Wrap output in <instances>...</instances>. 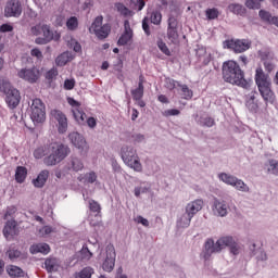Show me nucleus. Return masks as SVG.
<instances>
[{"label":"nucleus","instance_id":"1","mask_svg":"<svg viewBox=\"0 0 278 278\" xmlns=\"http://www.w3.org/2000/svg\"><path fill=\"white\" fill-rule=\"evenodd\" d=\"M68 153H71V150L64 144L49 143L35 149L33 155L35 160H42V157L48 155L43 159L46 166H55V164H60Z\"/></svg>","mask_w":278,"mask_h":278},{"label":"nucleus","instance_id":"2","mask_svg":"<svg viewBox=\"0 0 278 278\" xmlns=\"http://www.w3.org/2000/svg\"><path fill=\"white\" fill-rule=\"evenodd\" d=\"M222 75L226 84L249 90V81L244 78V71H242L238 62L233 60L225 61L222 66Z\"/></svg>","mask_w":278,"mask_h":278},{"label":"nucleus","instance_id":"3","mask_svg":"<svg viewBox=\"0 0 278 278\" xmlns=\"http://www.w3.org/2000/svg\"><path fill=\"white\" fill-rule=\"evenodd\" d=\"M227 247H229L232 255L240 253V245L233 240V237H222L216 243H214V239H207L204 243V260H208L214 253H220V251L227 249Z\"/></svg>","mask_w":278,"mask_h":278},{"label":"nucleus","instance_id":"4","mask_svg":"<svg viewBox=\"0 0 278 278\" xmlns=\"http://www.w3.org/2000/svg\"><path fill=\"white\" fill-rule=\"evenodd\" d=\"M254 81L257 86L258 92L263 101L268 104L275 103L277 97L275 91H273V83L270 81V75L266 74L262 66L255 70Z\"/></svg>","mask_w":278,"mask_h":278},{"label":"nucleus","instance_id":"5","mask_svg":"<svg viewBox=\"0 0 278 278\" xmlns=\"http://www.w3.org/2000/svg\"><path fill=\"white\" fill-rule=\"evenodd\" d=\"M0 92L7 94L5 101L11 110H14L21 103V92L18 89L12 87L10 80L3 76H0Z\"/></svg>","mask_w":278,"mask_h":278},{"label":"nucleus","instance_id":"6","mask_svg":"<svg viewBox=\"0 0 278 278\" xmlns=\"http://www.w3.org/2000/svg\"><path fill=\"white\" fill-rule=\"evenodd\" d=\"M121 157L128 168H132L135 173H142V163H140V156H138V152L136 149H134V147H122Z\"/></svg>","mask_w":278,"mask_h":278},{"label":"nucleus","instance_id":"7","mask_svg":"<svg viewBox=\"0 0 278 278\" xmlns=\"http://www.w3.org/2000/svg\"><path fill=\"white\" fill-rule=\"evenodd\" d=\"M89 31L94 33L99 40H105L112 31V26L110 24L103 25V16H97L91 24Z\"/></svg>","mask_w":278,"mask_h":278},{"label":"nucleus","instance_id":"8","mask_svg":"<svg viewBox=\"0 0 278 278\" xmlns=\"http://www.w3.org/2000/svg\"><path fill=\"white\" fill-rule=\"evenodd\" d=\"M30 110V118L34 123H45L47 119V112L42 100L38 98L34 99Z\"/></svg>","mask_w":278,"mask_h":278},{"label":"nucleus","instance_id":"9","mask_svg":"<svg viewBox=\"0 0 278 278\" xmlns=\"http://www.w3.org/2000/svg\"><path fill=\"white\" fill-rule=\"evenodd\" d=\"M224 49H230L235 53H244L251 49V41L248 39L225 40Z\"/></svg>","mask_w":278,"mask_h":278},{"label":"nucleus","instance_id":"10","mask_svg":"<svg viewBox=\"0 0 278 278\" xmlns=\"http://www.w3.org/2000/svg\"><path fill=\"white\" fill-rule=\"evenodd\" d=\"M220 181H224V184H227L228 186H232V188H236V190H239L240 192H249L250 188L244 181L238 179L236 176L222 173L218 175Z\"/></svg>","mask_w":278,"mask_h":278},{"label":"nucleus","instance_id":"11","mask_svg":"<svg viewBox=\"0 0 278 278\" xmlns=\"http://www.w3.org/2000/svg\"><path fill=\"white\" fill-rule=\"evenodd\" d=\"M50 114L58 123L59 134H66L68 131V117H66V114L58 109L52 110Z\"/></svg>","mask_w":278,"mask_h":278},{"label":"nucleus","instance_id":"12","mask_svg":"<svg viewBox=\"0 0 278 278\" xmlns=\"http://www.w3.org/2000/svg\"><path fill=\"white\" fill-rule=\"evenodd\" d=\"M167 23V38L172 45H177L179 41V31L177 30L179 27V21H177V17L175 16H169Z\"/></svg>","mask_w":278,"mask_h":278},{"label":"nucleus","instance_id":"13","mask_svg":"<svg viewBox=\"0 0 278 278\" xmlns=\"http://www.w3.org/2000/svg\"><path fill=\"white\" fill-rule=\"evenodd\" d=\"M201 210H203V200L198 199L187 204L186 206L187 217H186L185 227H190V223L192 218H194V214H197L198 212H201Z\"/></svg>","mask_w":278,"mask_h":278},{"label":"nucleus","instance_id":"14","mask_svg":"<svg viewBox=\"0 0 278 278\" xmlns=\"http://www.w3.org/2000/svg\"><path fill=\"white\" fill-rule=\"evenodd\" d=\"M116 265V250L114 245L109 244L106 247V257L102 264L103 270L105 273H112L114 270V266Z\"/></svg>","mask_w":278,"mask_h":278},{"label":"nucleus","instance_id":"15","mask_svg":"<svg viewBox=\"0 0 278 278\" xmlns=\"http://www.w3.org/2000/svg\"><path fill=\"white\" fill-rule=\"evenodd\" d=\"M17 76L20 79H24V81H28V84H36L40 79V70L33 68H22Z\"/></svg>","mask_w":278,"mask_h":278},{"label":"nucleus","instance_id":"16","mask_svg":"<svg viewBox=\"0 0 278 278\" xmlns=\"http://www.w3.org/2000/svg\"><path fill=\"white\" fill-rule=\"evenodd\" d=\"M67 103L72 108L73 116L75 121L78 122V125H86V113L81 111V103L77 102V100H74L73 98H67Z\"/></svg>","mask_w":278,"mask_h":278},{"label":"nucleus","instance_id":"17","mask_svg":"<svg viewBox=\"0 0 278 278\" xmlns=\"http://www.w3.org/2000/svg\"><path fill=\"white\" fill-rule=\"evenodd\" d=\"M21 14H23V7H21V2H18V0H11L7 3V7L4 9L5 16H14L15 18H18Z\"/></svg>","mask_w":278,"mask_h":278},{"label":"nucleus","instance_id":"18","mask_svg":"<svg viewBox=\"0 0 278 278\" xmlns=\"http://www.w3.org/2000/svg\"><path fill=\"white\" fill-rule=\"evenodd\" d=\"M134 38V29H131V25L129 24V20H125L124 22V33L117 40L118 47H125V45L131 42Z\"/></svg>","mask_w":278,"mask_h":278},{"label":"nucleus","instance_id":"19","mask_svg":"<svg viewBox=\"0 0 278 278\" xmlns=\"http://www.w3.org/2000/svg\"><path fill=\"white\" fill-rule=\"evenodd\" d=\"M213 213L215 216H226L228 213L227 203L225 201H220L218 199H214L213 205H212Z\"/></svg>","mask_w":278,"mask_h":278},{"label":"nucleus","instance_id":"20","mask_svg":"<svg viewBox=\"0 0 278 278\" xmlns=\"http://www.w3.org/2000/svg\"><path fill=\"white\" fill-rule=\"evenodd\" d=\"M68 138L72 144L76 147V149H80L81 151H84V149H87L88 146L86 143V139H84V136H81L79 132H71L68 135Z\"/></svg>","mask_w":278,"mask_h":278},{"label":"nucleus","instance_id":"21","mask_svg":"<svg viewBox=\"0 0 278 278\" xmlns=\"http://www.w3.org/2000/svg\"><path fill=\"white\" fill-rule=\"evenodd\" d=\"M134 101H140L144 97V76H139L138 87L130 91Z\"/></svg>","mask_w":278,"mask_h":278},{"label":"nucleus","instance_id":"22","mask_svg":"<svg viewBox=\"0 0 278 278\" xmlns=\"http://www.w3.org/2000/svg\"><path fill=\"white\" fill-rule=\"evenodd\" d=\"M16 222L14 219H10L5 223L3 228V236L7 240H10L13 236H16Z\"/></svg>","mask_w":278,"mask_h":278},{"label":"nucleus","instance_id":"23","mask_svg":"<svg viewBox=\"0 0 278 278\" xmlns=\"http://www.w3.org/2000/svg\"><path fill=\"white\" fill-rule=\"evenodd\" d=\"M31 255L42 253V255H49L51 248L47 243H36L29 248Z\"/></svg>","mask_w":278,"mask_h":278},{"label":"nucleus","instance_id":"24","mask_svg":"<svg viewBox=\"0 0 278 278\" xmlns=\"http://www.w3.org/2000/svg\"><path fill=\"white\" fill-rule=\"evenodd\" d=\"M258 16L264 23H268L269 25H276V27H278V16H273L270 12L266 10H261L258 12Z\"/></svg>","mask_w":278,"mask_h":278},{"label":"nucleus","instance_id":"25","mask_svg":"<svg viewBox=\"0 0 278 278\" xmlns=\"http://www.w3.org/2000/svg\"><path fill=\"white\" fill-rule=\"evenodd\" d=\"M47 179H49V170L43 169L39 173L37 178L33 180L35 188H42L45 184H47Z\"/></svg>","mask_w":278,"mask_h":278},{"label":"nucleus","instance_id":"26","mask_svg":"<svg viewBox=\"0 0 278 278\" xmlns=\"http://www.w3.org/2000/svg\"><path fill=\"white\" fill-rule=\"evenodd\" d=\"M45 268L48 273H56L60 268V261L58 258H47L45 261Z\"/></svg>","mask_w":278,"mask_h":278},{"label":"nucleus","instance_id":"27","mask_svg":"<svg viewBox=\"0 0 278 278\" xmlns=\"http://www.w3.org/2000/svg\"><path fill=\"white\" fill-rule=\"evenodd\" d=\"M228 10L232 12V14H237V16L247 15V8H244L242 4L231 3L228 5Z\"/></svg>","mask_w":278,"mask_h":278},{"label":"nucleus","instance_id":"28","mask_svg":"<svg viewBox=\"0 0 278 278\" xmlns=\"http://www.w3.org/2000/svg\"><path fill=\"white\" fill-rule=\"evenodd\" d=\"M27 179V167L25 166H17L15 170V180L17 184H23Z\"/></svg>","mask_w":278,"mask_h":278},{"label":"nucleus","instance_id":"29","mask_svg":"<svg viewBox=\"0 0 278 278\" xmlns=\"http://www.w3.org/2000/svg\"><path fill=\"white\" fill-rule=\"evenodd\" d=\"M7 255H9V258L11 260V262H14L16 260H25L26 257L25 253L14 248H10L7 252Z\"/></svg>","mask_w":278,"mask_h":278},{"label":"nucleus","instance_id":"30","mask_svg":"<svg viewBox=\"0 0 278 278\" xmlns=\"http://www.w3.org/2000/svg\"><path fill=\"white\" fill-rule=\"evenodd\" d=\"M98 179L97 173L89 172L85 174L84 176H79L78 180L83 181V184H94Z\"/></svg>","mask_w":278,"mask_h":278},{"label":"nucleus","instance_id":"31","mask_svg":"<svg viewBox=\"0 0 278 278\" xmlns=\"http://www.w3.org/2000/svg\"><path fill=\"white\" fill-rule=\"evenodd\" d=\"M7 273L10 275V277H25V271H23L21 267L15 265H10L7 268Z\"/></svg>","mask_w":278,"mask_h":278},{"label":"nucleus","instance_id":"32","mask_svg":"<svg viewBox=\"0 0 278 278\" xmlns=\"http://www.w3.org/2000/svg\"><path fill=\"white\" fill-rule=\"evenodd\" d=\"M148 18L152 25H162V13L160 11H152Z\"/></svg>","mask_w":278,"mask_h":278},{"label":"nucleus","instance_id":"33","mask_svg":"<svg viewBox=\"0 0 278 278\" xmlns=\"http://www.w3.org/2000/svg\"><path fill=\"white\" fill-rule=\"evenodd\" d=\"M71 62V54L68 52H63L55 59L56 66H66Z\"/></svg>","mask_w":278,"mask_h":278},{"label":"nucleus","instance_id":"34","mask_svg":"<svg viewBox=\"0 0 278 278\" xmlns=\"http://www.w3.org/2000/svg\"><path fill=\"white\" fill-rule=\"evenodd\" d=\"M92 275H94V269L92 267H85L75 274V278H92Z\"/></svg>","mask_w":278,"mask_h":278},{"label":"nucleus","instance_id":"35","mask_svg":"<svg viewBox=\"0 0 278 278\" xmlns=\"http://www.w3.org/2000/svg\"><path fill=\"white\" fill-rule=\"evenodd\" d=\"M245 105L250 112L257 113L260 105L255 102V93H253L250 99L245 102Z\"/></svg>","mask_w":278,"mask_h":278},{"label":"nucleus","instance_id":"36","mask_svg":"<svg viewBox=\"0 0 278 278\" xmlns=\"http://www.w3.org/2000/svg\"><path fill=\"white\" fill-rule=\"evenodd\" d=\"M66 27L70 31H75L79 27V20L76 16H72L66 21Z\"/></svg>","mask_w":278,"mask_h":278},{"label":"nucleus","instance_id":"37","mask_svg":"<svg viewBox=\"0 0 278 278\" xmlns=\"http://www.w3.org/2000/svg\"><path fill=\"white\" fill-rule=\"evenodd\" d=\"M41 34L43 38H47L50 42L53 40V31H51V26L42 24Z\"/></svg>","mask_w":278,"mask_h":278},{"label":"nucleus","instance_id":"38","mask_svg":"<svg viewBox=\"0 0 278 278\" xmlns=\"http://www.w3.org/2000/svg\"><path fill=\"white\" fill-rule=\"evenodd\" d=\"M156 47H159L160 51L164 53V55L170 56V49H168V46H166V42L164 40L159 39L156 41Z\"/></svg>","mask_w":278,"mask_h":278},{"label":"nucleus","instance_id":"39","mask_svg":"<svg viewBox=\"0 0 278 278\" xmlns=\"http://www.w3.org/2000/svg\"><path fill=\"white\" fill-rule=\"evenodd\" d=\"M115 8L117 10V12H119V14H122V16H131V10H129L127 7H125V4L123 3H116Z\"/></svg>","mask_w":278,"mask_h":278},{"label":"nucleus","instance_id":"40","mask_svg":"<svg viewBox=\"0 0 278 278\" xmlns=\"http://www.w3.org/2000/svg\"><path fill=\"white\" fill-rule=\"evenodd\" d=\"M182 92V99H186V101H190L193 97L192 89L188 88L187 85H179Z\"/></svg>","mask_w":278,"mask_h":278},{"label":"nucleus","instance_id":"41","mask_svg":"<svg viewBox=\"0 0 278 278\" xmlns=\"http://www.w3.org/2000/svg\"><path fill=\"white\" fill-rule=\"evenodd\" d=\"M205 14L208 21H215V18H218V16H220V12L216 8L206 9Z\"/></svg>","mask_w":278,"mask_h":278},{"label":"nucleus","instance_id":"42","mask_svg":"<svg viewBox=\"0 0 278 278\" xmlns=\"http://www.w3.org/2000/svg\"><path fill=\"white\" fill-rule=\"evenodd\" d=\"M80 257L81 260H91L92 258V252H90V249H88V244H84L80 250Z\"/></svg>","mask_w":278,"mask_h":278},{"label":"nucleus","instance_id":"43","mask_svg":"<svg viewBox=\"0 0 278 278\" xmlns=\"http://www.w3.org/2000/svg\"><path fill=\"white\" fill-rule=\"evenodd\" d=\"M89 210L94 214H101V204L94 200H89Z\"/></svg>","mask_w":278,"mask_h":278},{"label":"nucleus","instance_id":"44","mask_svg":"<svg viewBox=\"0 0 278 278\" xmlns=\"http://www.w3.org/2000/svg\"><path fill=\"white\" fill-rule=\"evenodd\" d=\"M72 168H73V170L78 173V170L84 169V163L81 162V160L75 157V159L72 160Z\"/></svg>","mask_w":278,"mask_h":278},{"label":"nucleus","instance_id":"45","mask_svg":"<svg viewBox=\"0 0 278 278\" xmlns=\"http://www.w3.org/2000/svg\"><path fill=\"white\" fill-rule=\"evenodd\" d=\"M245 7L249 8V10H260V8H262V3L257 0H247Z\"/></svg>","mask_w":278,"mask_h":278},{"label":"nucleus","instance_id":"46","mask_svg":"<svg viewBox=\"0 0 278 278\" xmlns=\"http://www.w3.org/2000/svg\"><path fill=\"white\" fill-rule=\"evenodd\" d=\"M149 23H150L149 16L143 17V20H142V29H143L146 36L151 35V26L149 25Z\"/></svg>","mask_w":278,"mask_h":278},{"label":"nucleus","instance_id":"47","mask_svg":"<svg viewBox=\"0 0 278 278\" xmlns=\"http://www.w3.org/2000/svg\"><path fill=\"white\" fill-rule=\"evenodd\" d=\"M268 172L273 173V175H278V161L277 160H269V167Z\"/></svg>","mask_w":278,"mask_h":278},{"label":"nucleus","instance_id":"48","mask_svg":"<svg viewBox=\"0 0 278 278\" xmlns=\"http://www.w3.org/2000/svg\"><path fill=\"white\" fill-rule=\"evenodd\" d=\"M55 77H58V68L55 67H52L46 73V79H48V81H53Z\"/></svg>","mask_w":278,"mask_h":278},{"label":"nucleus","instance_id":"49","mask_svg":"<svg viewBox=\"0 0 278 278\" xmlns=\"http://www.w3.org/2000/svg\"><path fill=\"white\" fill-rule=\"evenodd\" d=\"M70 48L75 51V53H81V45L77 42L75 39H71L70 41Z\"/></svg>","mask_w":278,"mask_h":278},{"label":"nucleus","instance_id":"50","mask_svg":"<svg viewBox=\"0 0 278 278\" xmlns=\"http://www.w3.org/2000/svg\"><path fill=\"white\" fill-rule=\"evenodd\" d=\"M17 210L16 206L12 205L7 207V212L4 214V219H8L16 214Z\"/></svg>","mask_w":278,"mask_h":278},{"label":"nucleus","instance_id":"51","mask_svg":"<svg viewBox=\"0 0 278 278\" xmlns=\"http://www.w3.org/2000/svg\"><path fill=\"white\" fill-rule=\"evenodd\" d=\"M33 36H40L42 34V24H37L30 28Z\"/></svg>","mask_w":278,"mask_h":278},{"label":"nucleus","instance_id":"52","mask_svg":"<svg viewBox=\"0 0 278 278\" xmlns=\"http://www.w3.org/2000/svg\"><path fill=\"white\" fill-rule=\"evenodd\" d=\"M135 223H137L138 225H142L143 227H149V219L142 217L141 215H138L135 218Z\"/></svg>","mask_w":278,"mask_h":278},{"label":"nucleus","instance_id":"53","mask_svg":"<svg viewBox=\"0 0 278 278\" xmlns=\"http://www.w3.org/2000/svg\"><path fill=\"white\" fill-rule=\"evenodd\" d=\"M40 236H49L50 233H53V227L51 226H43L39 230Z\"/></svg>","mask_w":278,"mask_h":278},{"label":"nucleus","instance_id":"54","mask_svg":"<svg viewBox=\"0 0 278 278\" xmlns=\"http://www.w3.org/2000/svg\"><path fill=\"white\" fill-rule=\"evenodd\" d=\"M85 123H87L88 127H90L91 129H94V127H97V118L94 117L88 118V115H86Z\"/></svg>","mask_w":278,"mask_h":278},{"label":"nucleus","instance_id":"55","mask_svg":"<svg viewBox=\"0 0 278 278\" xmlns=\"http://www.w3.org/2000/svg\"><path fill=\"white\" fill-rule=\"evenodd\" d=\"M163 114L164 116H179L181 112L177 109H170V110H166Z\"/></svg>","mask_w":278,"mask_h":278},{"label":"nucleus","instance_id":"56","mask_svg":"<svg viewBox=\"0 0 278 278\" xmlns=\"http://www.w3.org/2000/svg\"><path fill=\"white\" fill-rule=\"evenodd\" d=\"M202 125L203 127H214L215 125L214 118L205 117L204 119H202Z\"/></svg>","mask_w":278,"mask_h":278},{"label":"nucleus","instance_id":"57","mask_svg":"<svg viewBox=\"0 0 278 278\" xmlns=\"http://www.w3.org/2000/svg\"><path fill=\"white\" fill-rule=\"evenodd\" d=\"M75 88V79H66L64 81V89L65 90H73Z\"/></svg>","mask_w":278,"mask_h":278},{"label":"nucleus","instance_id":"58","mask_svg":"<svg viewBox=\"0 0 278 278\" xmlns=\"http://www.w3.org/2000/svg\"><path fill=\"white\" fill-rule=\"evenodd\" d=\"M30 55L33 58H37V60H42V52L40 51V49L38 48H34L31 51H30Z\"/></svg>","mask_w":278,"mask_h":278},{"label":"nucleus","instance_id":"59","mask_svg":"<svg viewBox=\"0 0 278 278\" xmlns=\"http://www.w3.org/2000/svg\"><path fill=\"white\" fill-rule=\"evenodd\" d=\"M0 31H1L2 34H5V33H8V31H14V27H13L12 25H10V24H2V25L0 26Z\"/></svg>","mask_w":278,"mask_h":278},{"label":"nucleus","instance_id":"60","mask_svg":"<svg viewBox=\"0 0 278 278\" xmlns=\"http://www.w3.org/2000/svg\"><path fill=\"white\" fill-rule=\"evenodd\" d=\"M111 166L114 173H121V165L118 164V161H116L115 159L111 160Z\"/></svg>","mask_w":278,"mask_h":278},{"label":"nucleus","instance_id":"61","mask_svg":"<svg viewBox=\"0 0 278 278\" xmlns=\"http://www.w3.org/2000/svg\"><path fill=\"white\" fill-rule=\"evenodd\" d=\"M264 68L266 71V73H273V71H275V65L270 61H265Z\"/></svg>","mask_w":278,"mask_h":278},{"label":"nucleus","instance_id":"62","mask_svg":"<svg viewBox=\"0 0 278 278\" xmlns=\"http://www.w3.org/2000/svg\"><path fill=\"white\" fill-rule=\"evenodd\" d=\"M166 87L169 90H175V88L177 87V81L175 79L167 78L166 79Z\"/></svg>","mask_w":278,"mask_h":278},{"label":"nucleus","instance_id":"63","mask_svg":"<svg viewBox=\"0 0 278 278\" xmlns=\"http://www.w3.org/2000/svg\"><path fill=\"white\" fill-rule=\"evenodd\" d=\"M268 55H270V52L268 50L258 51V56L261 58V60H268Z\"/></svg>","mask_w":278,"mask_h":278},{"label":"nucleus","instance_id":"64","mask_svg":"<svg viewBox=\"0 0 278 278\" xmlns=\"http://www.w3.org/2000/svg\"><path fill=\"white\" fill-rule=\"evenodd\" d=\"M114 71H116V73H123V60H118L117 64L114 65Z\"/></svg>","mask_w":278,"mask_h":278}]
</instances>
